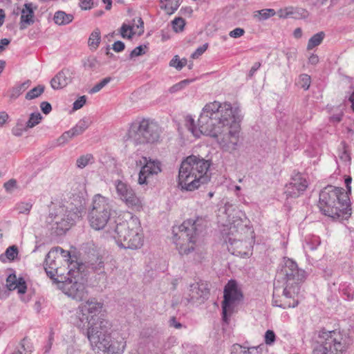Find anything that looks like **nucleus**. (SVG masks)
I'll list each match as a JSON object with an SVG mask.
<instances>
[{
  "label": "nucleus",
  "instance_id": "nucleus-56",
  "mask_svg": "<svg viewBox=\"0 0 354 354\" xmlns=\"http://www.w3.org/2000/svg\"><path fill=\"white\" fill-rule=\"evenodd\" d=\"M137 22H138V24H136V19H133V24H134V27L136 26L139 29V31L138 32V35H141L144 32V22L141 17H138L137 19Z\"/></svg>",
  "mask_w": 354,
  "mask_h": 354
},
{
  "label": "nucleus",
  "instance_id": "nucleus-42",
  "mask_svg": "<svg viewBox=\"0 0 354 354\" xmlns=\"http://www.w3.org/2000/svg\"><path fill=\"white\" fill-rule=\"evenodd\" d=\"M191 82H192V80H182V81L179 82L178 83H177V84L173 85L172 86H171L169 88V92L170 93H176V92L179 91H181L186 86H187Z\"/></svg>",
  "mask_w": 354,
  "mask_h": 354
},
{
  "label": "nucleus",
  "instance_id": "nucleus-37",
  "mask_svg": "<svg viewBox=\"0 0 354 354\" xmlns=\"http://www.w3.org/2000/svg\"><path fill=\"white\" fill-rule=\"evenodd\" d=\"M275 13L274 9H262L257 12L255 17H258L259 20H265L274 16Z\"/></svg>",
  "mask_w": 354,
  "mask_h": 354
},
{
  "label": "nucleus",
  "instance_id": "nucleus-27",
  "mask_svg": "<svg viewBox=\"0 0 354 354\" xmlns=\"http://www.w3.org/2000/svg\"><path fill=\"white\" fill-rule=\"evenodd\" d=\"M231 354H259L255 347L246 348L240 344H234L232 347Z\"/></svg>",
  "mask_w": 354,
  "mask_h": 354
},
{
  "label": "nucleus",
  "instance_id": "nucleus-38",
  "mask_svg": "<svg viewBox=\"0 0 354 354\" xmlns=\"http://www.w3.org/2000/svg\"><path fill=\"white\" fill-rule=\"evenodd\" d=\"M167 1L165 5V9L167 10L168 14L174 13L180 6L179 0H165Z\"/></svg>",
  "mask_w": 354,
  "mask_h": 354
},
{
  "label": "nucleus",
  "instance_id": "nucleus-50",
  "mask_svg": "<svg viewBox=\"0 0 354 354\" xmlns=\"http://www.w3.org/2000/svg\"><path fill=\"white\" fill-rule=\"evenodd\" d=\"M71 130L64 132L58 139L59 144L62 145L67 142L70 139L73 138Z\"/></svg>",
  "mask_w": 354,
  "mask_h": 354
},
{
  "label": "nucleus",
  "instance_id": "nucleus-29",
  "mask_svg": "<svg viewBox=\"0 0 354 354\" xmlns=\"http://www.w3.org/2000/svg\"><path fill=\"white\" fill-rule=\"evenodd\" d=\"M91 267L98 274H105L104 272V263L102 257H97L94 260L90 261Z\"/></svg>",
  "mask_w": 354,
  "mask_h": 354
},
{
  "label": "nucleus",
  "instance_id": "nucleus-41",
  "mask_svg": "<svg viewBox=\"0 0 354 354\" xmlns=\"http://www.w3.org/2000/svg\"><path fill=\"white\" fill-rule=\"evenodd\" d=\"M310 77L307 74H301L298 80V85L304 90H308L310 86Z\"/></svg>",
  "mask_w": 354,
  "mask_h": 354
},
{
  "label": "nucleus",
  "instance_id": "nucleus-26",
  "mask_svg": "<svg viewBox=\"0 0 354 354\" xmlns=\"http://www.w3.org/2000/svg\"><path fill=\"white\" fill-rule=\"evenodd\" d=\"M73 15L71 14H66L64 11H57L54 16L55 23L63 26L71 23L73 20Z\"/></svg>",
  "mask_w": 354,
  "mask_h": 354
},
{
  "label": "nucleus",
  "instance_id": "nucleus-14",
  "mask_svg": "<svg viewBox=\"0 0 354 354\" xmlns=\"http://www.w3.org/2000/svg\"><path fill=\"white\" fill-rule=\"evenodd\" d=\"M243 295L238 288L236 282L230 280L224 289V299L222 303L223 319L227 322V315H230L236 304L241 301Z\"/></svg>",
  "mask_w": 354,
  "mask_h": 354
},
{
  "label": "nucleus",
  "instance_id": "nucleus-15",
  "mask_svg": "<svg viewBox=\"0 0 354 354\" xmlns=\"http://www.w3.org/2000/svg\"><path fill=\"white\" fill-rule=\"evenodd\" d=\"M114 185L118 197L128 207L137 209L142 207L141 200L136 196L134 190L129 184L120 180H116L114 181Z\"/></svg>",
  "mask_w": 354,
  "mask_h": 354
},
{
  "label": "nucleus",
  "instance_id": "nucleus-61",
  "mask_svg": "<svg viewBox=\"0 0 354 354\" xmlns=\"http://www.w3.org/2000/svg\"><path fill=\"white\" fill-rule=\"evenodd\" d=\"M53 333H51L49 336L48 342H47V344L44 346V347L43 348L44 353H48L50 351L52 344H53Z\"/></svg>",
  "mask_w": 354,
  "mask_h": 354
},
{
  "label": "nucleus",
  "instance_id": "nucleus-24",
  "mask_svg": "<svg viewBox=\"0 0 354 354\" xmlns=\"http://www.w3.org/2000/svg\"><path fill=\"white\" fill-rule=\"evenodd\" d=\"M91 121L88 118H83L77 124L70 129L72 131V136L74 137L82 134L86 129L91 125Z\"/></svg>",
  "mask_w": 354,
  "mask_h": 354
},
{
  "label": "nucleus",
  "instance_id": "nucleus-4",
  "mask_svg": "<svg viewBox=\"0 0 354 354\" xmlns=\"http://www.w3.org/2000/svg\"><path fill=\"white\" fill-rule=\"evenodd\" d=\"M209 167V162L203 158L194 155L187 156L179 168L178 187L187 192L198 189L209 180L207 175Z\"/></svg>",
  "mask_w": 354,
  "mask_h": 354
},
{
  "label": "nucleus",
  "instance_id": "nucleus-64",
  "mask_svg": "<svg viewBox=\"0 0 354 354\" xmlns=\"http://www.w3.org/2000/svg\"><path fill=\"white\" fill-rule=\"evenodd\" d=\"M342 113H339L337 114H335V115H333V116H331L330 121L333 122L337 123L342 120Z\"/></svg>",
  "mask_w": 354,
  "mask_h": 354
},
{
  "label": "nucleus",
  "instance_id": "nucleus-43",
  "mask_svg": "<svg viewBox=\"0 0 354 354\" xmlns=\"http://www.w3.org/2000/svg\"><path fill=\"white\" fill-rule=\"evenodd\" d=\"M186 64L187 60L185 59H179L178 55L174 56V57L169 62L170 66L174 67L177 70H181L186 65Z\"/></svg>",
  "mask_w": 354,
  "mask_h": 354
},
{
  "label": "nucleus",
  "instance_id": "nucleus-58",
  "mask_svg": "<svg viewBox=\"0 0 354 354\" xmlns=\"http://www.w3.org/2000/svg\"><path fill=\"white\" fill-rule=\"evenodd\" d=\"M281 286H279V288H278V291L277 292V293L274 295H273V301H272V303H273V305L275 306H278V307H280L281 308H288V307H290L291 306L290 304H279L278 302V301L275 299V296L277 295H279V292H280V289H281Z\"/></svg>",
  "mask_w": 354,
  "mask_h": 354
},
{
  "label": "nucleus",
  "instance_id": "nucleus-30",
  "mask_svg": "<svg viewBox=\"0 0 354 354\" xmlns=\"http://www.w3.org/2000/svg\"><path fill=\"white\" fill-rule=\"evenodd\" d=\"M100 40H101L100 31L98 28H96L92 32V33L91 34V35L88 38V46L91 48L96 49L100 43Z\"/></svg>",
  "mask_w": 354,
  "mask_h": 354
},
{
  "label": "nucleus",
  "instance_id": "nucleus-55",
  "mask_svg": "<svg viewBox=\"0 0 354 354\" xmlns=\"http://www.w3.org/2000/svg\"><path fill=\"white\" fill-rule=\"evenodd\" d=\"M97 65V60L95 58H88L86 61L84 62V66L85 68H87L88 69H94L96 67Z\"/></svg>",
  "mask_w": 354,
  "mask_h": 354
},
{
  "label": "nucleus",
  "instance_id": "nucleus-40",
  "mask_svg": "<svg viewBox=\"0 0 354 354\" xmlns=\"http://www.w3.org/2000/svg\"><path fill=\"white\" fill-rule=\"evenodd\" d=\"M52 251H56L57 255H59L61 259V261L64 260L68 266L71 264L68 263L69 259L71 258V253L68 251L63 250L62 248L57 247L51 250Z\"/></svg>",
  "mask_w": 354,
  "mask_h": 354
},
{
  "label": "nucleus",
  "instance_id": "nucleus-1",
  "mask_svg": "<svg viewBox=\"0 0 354 354\" xmlns=\"http://www.w3.org/2000/svg\"><path fill=\"white\" fill-rule=\"evenodd\" d=\"M240 110L227 102L214 101L202 109L195 125L194 120L188 118L187 127L195 137L205 135L217 138L220 148L229 153L237 149L239 142Z\"/></svg>",
  "mask_w": 354,
  "mask_h": 354
},
{
  "label": "nucleus",
  "instance_id": "nucleus-45",
  "mask_svg": "<svg viewBox=\"0 0 354 354\" xmlns=\"http://www.w3.org/2000/svg\"><path fill=\"white\" fill-rule=\"evenodd\" d=\"M32 206L31 203H20L17 205V209L19 214H28Z\"/></svg>",
  "mask_w": 354,
  "mask_h": 354
},
{
  "label": "nucleus",
  "instance_id": "nucleus-9",
  "mask_svg": "<svg viewBox=\"0 0 354 354\" xmlns=\"http://www.w3.org/2000/svg\"><path fill=\"white\" fill-rule=\"evenodd\" d=\"M161 129L153 120L142 119L133 122L128 130V138L135 145L154 143L160 137Z\"/></svg>",
  "mask_w": 354,
  "mask_h": 354
},
{
  "label": "nucleus",
  "instance_id": "nucleus-34",
  "mask_svg": "<svg viewBox=\"0 0 354 354\" xmlns=\"http://www.w3.org/2000/svg\"><path fill=\"white\" fill-rule=\"evenodd\" d=\"M134 24L132 26H129L125 24H123L120 28V35L122 38L131 39L133 36L136 34L133 32Z\"/></svg>",
  "mask_w": 354,
  "mask_h": 354
},
{
  "label": "nucleus",
  "instance_id": "nucleus-19",
  "mask_svg": "<svg viewBox=\"0 0 354 354\" xmlns=\"http://www.w3.org/2000/svg\"><path fill=\"white\" fill-rule=\"evenodd\" d=\"M227 249L233 255L241 257H248L252 254V245L250 240L241 241L229 238Z\"/></svg>",
  "mask_w": 354,
  "mask_h": 354
},
{
  "label": "nucleus",
  "instance_id": "nucleus-44",
  "mask_svg": "<svg viewBox=\"0 0 354 354\" xmlns=\"http://www.w3.org/2000/svg\"><path fill=\"white\" fill-rule=\"evenodd\" d=\"M321 243V241L318 236H313L306 240V245L310 250L317 249V246Z\"/></svg>",
  "mask_w": 354,
  "mask_h": 354
},
{
  "label": "nucleus",
  "instance_id": "nucleus-52",
  "mask_svg": "<svg viewBox=\"0 0 354 354\" xmlns=\"http://www.w3.org/2000/svg\"><path fill=\"white\" fill-rule=\"evenodd\" d=\"M208 46L207 44H205L203 46L198 47L194 53H192V57L194 59H196L199 57L203 53L205 52Z\"/></svg>",
  "mask_w": 354,
  "mask_h": 354
},
{
  "label": "nucleus",
  "instance_id": "nucleus-13",
  "mask_svg": "<svg viewBox=\"0 0 354 354\" xmlns=\"http://www.w3.org/2000/svg\"><path fill=\"white\" fill-rule=\"evenodd\" d=\"M319 337L322 342L315 346L313 354H344L346 351L345 338L339 331L322 330Z\"/></svg>",
  "mask_w": 354,
  "mask_h": 354
},
{
  "label": "nucleus",
  "instance_id": "nucleus-60",
  "mask_svg": "<svg viewBox=\"0 0 354 354\" xmlns=\"http://www.w3.org/2000/svg\"><path fill=\"white\" fill-rule=\"evenodd\" d=\"M40 107L44 114H48L52 110L50 104L47 102H42L40 104Z\"/></svg>",
  "mask_w": 354,
  "mask_h": 354
},
{
  "label": "nucleus",
  "instance_id": "nucleus-53",
  "mask_svg": "<svg viewBox=\"0 0 354 354\" xmlns=\"http://www.w3.org/2000/svg\"><path fill=\"white\" fill-rule=\"evenodd\" d=\"M3 187L8 192H12L15 188L17 187V180L15 179H10L4 183Z\"/></svg>",
  "mask_w": 354,
  "mask_h": 354
},
{
  "label": "nucleus",
  "instance_id": "nucleus-47",
  "mask_svg": "<svg viewBox=\"0 0 354 354\" xmlns=\"http://www.w3.org/2000/svg\"><path fill=\"white\" fill-rule=\"evenodd\" d=\"M5 254L9 260H14L18 254L17 247L15 245L8 247L6 250Z\"/></svg>",
  "mask_w": 354,
  "mask_h": 354
},
{
  "label": "nucleus",
  "instance_id": "nucleus-2",
  "mask_svg": "<svg viewBox=\"0 0 354 354\" xmlns=\"http://www.w3.org/2000/svg\"><path fill=\"white\" fill-rule=\"evenodd\" d=\"M203 222L201 218H189L178 227L177 232L173 230L174 242L180 255L193 254L196 261L202 258L204 249L199 236L203 230Z\"/></svg>",
  "mask_w": 354,
  "mask_h": 354
},
{
  "label": "nucleus",
  "instance_id": "nucleus-23",
  "mask_svg": "<svg viewBox=\"0 0 354 354\" xmlns=\"http://www.w3.org/2000/svg\"><path fill=\"white\" fill-rule=\"evenodd\" d=\"M209 294L207 288H201L198 283H192L189 288L188 296L185 297L188 303L198 300L200 298L205 297Z\"/></svg>",
  "mask_w": 354,
  "mask_h": 354
},
{
  "label": "nucleus",
  "instance_id": "nucleus-62",
  "mask_svg": "<svg viewBox=\"0 0 354 354\" xmlns=\"http://www.w3.org/2000/svg\"><path fill=\"white\" fill-rule=\"evenodd\" d=\"M261 66V63L260 62H255L253 66H252L251 69L250 70V72H249V77H252L254 74L255 73V72L260 68Z\"/></svg>",
  "mask_w": 354,
  "mask_h": 354
},
{
  "label": "nucleus",
  "instance_id": "nucleus-5",
  "mask_svg": "<svg viewBox=\"0 0 354 354\" xmlns=\"http://www.w3.org/2000/svg\"><path fill=\"white\" fill-rule=\"evenodd\" d=\"M319 208L326 216L340 220L351 214L348 212V197L342 188L328 185L319 193Z\"/></svg>",
  "mask_w": 354,
  "mask_h": 354
},
{
  "label": "nucleus",
  "instance_id": "nucleus-48",
  "mask_svg": "<svg viewBox=\"0 0 354 354\" xmlns=\"http://www.w3.org/2000/svg\"><path fill=\"white\" fill-rule=\"evenodd\" d=\"M275 334L271 330H268L265 334V342L268 345H272L275 341Z\"/></svg>",
  "mask_w": 354,
  "mask_h": 354
},
{
  "label": "nucleus",
  "instance_id": "nucleus-49",
  "mask_svg": "<svg viewBox=\"0 0 354 354\" xmlns=\"http://www.w3.org/2000/svg\"><path fill=\"white\" fill-rule=\"evenodd\" d=\"M79 6L82 10H91L94 6L93 0H80Z\"/></svg>",
  "mask_w": 354,
  "mask_h": 354
},
{
  "label": "nucleus",
  "instance_id": "nucleus-25",
  "mask_svg": "<svg viewBox=\"0 0 354 354\" xmlns=\"http://www.w3.org/2000/svg\"><path fill=\"white\" fill-rule=\"evenodd\" d=\"M32 351L31 343L26 338H24L17 346L12 354H30Z\"/></svg>",
  "mask_w": 354,
  "mask_h": 354
},
{
  "label": "nucleus",
  "instance_id": "nucleus-7",
  "mask_svg": "<svg viewBox=\"0 0 354 354\" xmlns=\"http://www.w3.org/2000/svg\"><path fill=\"white\" fill-rule=\"evenodd\" d=\"M305 279L304 270H299L295 261L285 259L281 269L277 272L274 282V295L279 286L283 287V295L286 298H291L297 294L299 283Z\"/></svg>",
  "mask_w": 354,
  "mask_h": 354
},
{
  "label": "nucleus",
  "instance_id": "nucleus-63",
  "mask_svg": "<svg viewBox=\"0 0 354 354\" xmlns=\"http://www.w3.org/2000/svg\"><path fill=\"white\" fill-rule=\"evenodd\" d=\"M169 324L171 326H173L176 328H180L182 327V324L179 323L174 317H172L170 319Z\"/></svg>",
  "mask_w": 354,
  "mask_h": 354
},
{
  "label": "nucleus",
  "instance_id": "nucleus-33",
  "mask_svg": "<svg viewBox=\"0 0 354 354\" xmlns=\"http://www.w3.org/2000/svg\"><path fill=\"white\" fill-rule=\"evenodd\" d=\"M45 86L44 85H38L37 86L30 90L26 95V99L32 100L40 96L44 91Z\"/></svg>",
  "mask_w": 354,
  "mask_h": 354
},
{
  "label": "nucleus",
  "instance_id": "nucleus-22",
  "mask_svg": "<svg viewBox=\"0 0 354 354\" xmlns=\"http://www.w3.org/2000/svg\"><path fill=\"white\" fill-rule=\"evenodd\" d=\"M6 286L9 290H17L18 293L24 294L27 286L23 278L17 279L15 274H10L6 279Z\"/></svg>",
  "mask_w": 354,
  "mask_h": 354
},
{
  "label": "nucleus",
  "instance_id": "nucleus-39",
  "mask_svg": "<svg viewBox=\"0 0 354 354\" xmlns=\"http://www.w3.org/2000/svg\"><path fill=\"white\" fill-rule=\"evenodd\" d=\"M171 24L176 32H181L184 29L185 21L182 17H176L171 21Z\"/></svg>",
  "mask_w": 354,
  "mask_h": 354
},
{
  "label": "nucleus",
  "instance_id": "nucleus-3",
  "mask_svg": "<svg viewBox=\"0 0 354 354\" xmlns=\"http://www.w3.org/2000/svg\"><path fill=\"white\" fill-rule=\"evenodd\" d=\"M86 335L93 351L108 354H122L126 346V337L119 333L112 334V324L102 321L87 328Z\"/></svg>",
  "mask_w": 354,
  "mask_h": 354
},
{
  "label": "nucleus",
  "instance_id": "nucleus-57",
  "mask_svg": "<svg viewBox=\"0 0 354 354\" xmlns=\"http://www.w3.org/2000/svg\"><path fill=\"white\" fill-rule=\"evenodd\" d=\"M145 54V51L143 50V48L142 46H139L135 48L130 53V58H133L134 57H138Z\"/></svg>",
  "mask_w": 354,
  "mask_h": 354
},
{
  "label": "nucleus",
  "instance_id": "nucleus-17",
  "mask_svg": "<svg viewBox=\"0 0 354 354\" xmlns=\"http://www.w3.org/2000/svg\"><path fill=\"white\" fill-rule=\"evenodd\" d=\"M144 165L142 167L138 176L140 185H147L149 180L153 175H157L161 171L160 162L154 160H147L146 157H142ZM142 164V161H140Z\"/></svg>",
  "mask_w": 354,
  "mask_h": 354
},
{
  "label": "nucleus",
  "instance_id": "nucleus-11",
  "mask_svg": "<svg viewBox=\"0 0 354 354\" xmlns=\"http://www.w3.org/2000/svg\"><path fill=\"white\" fill-rule=\"evenodd\" d=\"M79 217L77 208L75 211L65 206H59L49 213L46 221L52 233L59 236L68 230Z\"/></svg>",
  "mask_w": 354,
  "mask_h": 354
},
{
  "label": "nucleus",
  "instance_id": "nucleus-54",
  "mask_svg": "<svg viewBox=\"0 0 354 354\" xmlns=\"http://www.w3.org/2000/svg\"><path fill=\"white\" fill-rule=\"evenodd\" d=\"M245 33L244 29L241 28H236L229 33L230 37L232 38H239L243 36Z\"/></svg>",
  "mask_w": 354,
  "mask_h": 354
},
{
  "label": "nucleus",
  "instance_id": "nucleus-6",
  "mask_svg": "<svg viewBox=\"0 0 354 354\" xmlns=\"http://www.w3.org/2000/svg\"><path fill=\"white\" fill-rule=\"evenodd\" d=\"M113 232V237L120 248L137 250L143 245L142 229L137 216H131L129 219L117 223Z\"/></svg>",
  "mask_w": 354,
  "mask_h": 354
},
{
  "label": "nucleus",
  "instance_id": "nucleus-35",
  "mask_svg": "<svg viewBox=\"0 0 354 354\" xmlns=\"http://www.w3.org/2000/svg\"><path fill=\"white\" fill-rule=\"evenodd\" d=\"M42 119V116L40 114V113H31L30 115V118L26 122V127L27 128H32L39 123H40L41 120Z\"/></svg>",
  "mask_w": 354,
  "mask_h": 354
},
{
  "label": "nucleus",
  "instance_id": "nucleus-59",
  "mask_svg": "<svg viewBox=\"0 0 354 354\" xmlns=\"http://www.w3.org/2000/svg\"><path fill=\"white\" fill-rule=\"evenodd\" d=\"M125 48L124 44L121 41H117L113 44V49L114 51L119 53L124 50Z\"/></svg>",
  "mask_w": 354,
  "mask_h": 354
},
{
  "label": "nucleus",
  "instance_id": "nucleus-18",
  "mask_svg": "<svg viewBox=\"0 0 354 354\" xmlns=\"http://www.w3.org/2000/svg\"><path fill=\"white\" fill-rule=\"evenodd\" d=\"M306 178L300 173L296 174L291 178V181L286 186L287 196L297 198L308 187Z\"/></svg>",
  "mask_w": 354,
  "mask_h": 354
},
{
  "label": "nucleus",
  "instance_id": "nucleus-8",
  "mask_svg": "<svg viewBox=\"0 0 354 354\" xmlns=\"http://www.w3.org/2000/svg\"><path fill=\"white\" fill-rule=\"evenodd\" d=\"M84 266L77 262L71 261L68 266L67 276L63 279H56V283L65 295L77 301L86 299L88 292L85 284L82 281V270Z\"/></svg>",
  "mask_w": 354,
  "mask_h": 354
},
{
  "label": "nucleus",
  "instance_id": "nucleus-28",
  "mask_svg": "<svg viewBox=\"0 0 354 354\" xmlns=\"http://www.w3.org/2000/svg\"><path fill=\"white\" fill-rule=\"evenodd\" d=\"M31 82L30 80H26L24 82L16 85L11 90L10 93V98L16 99L25 90H26L30 85Z\"/></svg>",
  "mask_w": 354,
  "mask_h": 354
},
{
  "label": "nucleus",
  "instance_id": "nucleus-10",
  "mask_svg": "<svg viewBox=\"0 0 354 354\" xmlns=\"http://www.w3.org/2000/svg\"><path fill=\"white\" fill-rule=\"evenodd\" d=\"M103 304L95 298H91L78 307L75 325L80 329L87 330L92 326H96L102 321H109L101 314Z\"/></svg>",
  "mask_w": 354,
  "mask_h": 354
},
{
  "label": "nucleus",
  "instance_id": "nucleus-16",
  "mask_svg": "<svg viewBox=\"0 0 354 354\" xmlns=\"http://www.w3.org/2000/svg\"><path fill=\"white\" fill-rule=\"evenodd\" d=\"M62 263L59 255H57L56 251L51 250L47 254L44 261V269L47 275L56 283V279H63L64 274L61 272Z\"/></svg>",
  "mask_w": 354,
  "mask_h": 354
},
{
  "label": "nucleus",
  "instance_id": "nucleus-32",
  "mask_svg": "<svg viewBox=\"0 0 354 354\" xmlns=\"http://www.w3.org/2000/svg\"><path fill=\"white\" fill-rule=\"evenodd\" d=\"M324 36H325V35L323 32H319L314 35L308 40L307 48L308 50H310V49H313V48L319 46L322 42V41L324 38Z\"/></svg>",
  "mask_w": 354,
  "mask_h": 354
},
{
  "label": "nucleus",
  "instance_id": "nucleus-36",
  "mask_svg": "<svg viewBox=\"0 0 354 354\" xmlns=\"http://www.w3.org/2000/svg\"><path fill=\"white\" fill-rule=\"evenodd\" d=\"M111 81V77H107L102 80L100 82L96 84L92 88H91L88 91L90 94H94L95 93L99 92L101 89H102L105 86H106Z\"/></svg>",
  "mask_w": 354,
  "mask_h": 354
},
{
  "label": "nucleus",
  "instance_id": "nucleus-20",
  "mask_svg": "<svg viewBox=\"0 0 354 354\" xmlns=\"http://www.w3.org/2000/svg\"><path fill=\"white\" fill-rule=\"evenodd\" d=\"M74 71L68 68L62 69L50 80V85L53 89H61L72 82Z\"/></svg>",
  "mask_w": 354,
  "mask_h": 354
},
{
  "label": "nucleus",
  "instance_id": "nucleus-12",
  "mask_svg": "<svg viewBox=\"0 0 354 354\" xmlns=\"http://www.w3.org/2000/svg\"><path fill=\"white\" fill-rule=\"evenodd\" d=\"M113 213L110 201L100 194L95 195L88 216L91 227L95 230L104 229L111 220Z\"/></svg>",
  "mask_w": 354,
  "mask_h": 354
},
{
  "label": "nucleus",
  "instance_id": "nucleus-51",
  "mask_svg": "<svg viewBox=\"0 0 354 354\" xmlns=\"http://www.w3.org/2000/svg\"><path fill=\"white\" fill-rule=\"evenodd\" d=\"M86 97L85 95L80 97L77 100L73 102V109L74 110H78L81 109L86 103Z\"/></svg>",
  "mask_w": 354,
  "mask_h": 354
},
{
  "label": "nucleus",
  "instance_id": "nucleus-46",
  "mask_svg": "<svg viewBox=\"0 0 354 354\" xmlns=\"http://www.w3.org/2000/svg\"><path fill=\"white\" fill-rule=\"evenodd\" d=\"M342 150L339 151V158L344 161L347 162L351 160L350 155L348 150V147L346 145V143L342 142L341 143Z\"/></svg>",
  "mask_w": 354,
  "mask_h": 354
},
{
  "label": "nucleus",
  "instance_id": "nucleus-21",
  "mask_svg": "<svg viewBox=\"0 0 354 354\" xmlns=\"http://www.w3.org/2000/svg\"><path fill=\"white\" fill-rule=\"evenodd\" d=\"M37 6L31 2L26 3L21 10L20 30H24L35 23V11Z\"/></svg>",
  "mask_w": 354,
  "mask_h": 354
},
{
  "label": "nucleus",
  "instance_id": "nucleus-31",
  "mask_svg": "<svg viewBox=\"0 0 354 354\" xmlns=\"http://www.w3.org/2000/svg\"><path fill=\"white\" fill-rule=\"evenodd\" d=\"M94 162V158L92 154L86 153L80 156L76 160V166L80 169H83L89 164Z\"/></svg>",
  "mask_w": 354,
  "mask_h": 354
}]
</instances>
